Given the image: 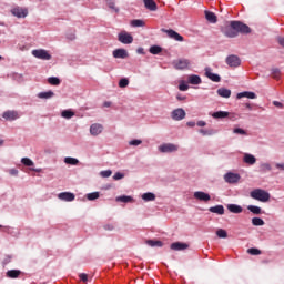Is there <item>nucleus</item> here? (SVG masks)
I'll list each match as a JSON object with an SVG mask.
<instances>
[{"instance_id":"nucleus-57","label":"nucleus","mask_w":284,"mask_h":284,"mask_svg":"<svg viewBox=\"0 0 284 284\" xmlns=\"http://www.w3.org/2000/svg\"><path fill=\"white\" fill-rule=\"evenodd\" d=\"M104 230H106V231H112V230H114V225H112V224H105V225H104Z\"/></svg>"},{"instance_id":"nucleus-11","label":"nucleus","mask_w":284,"mask_h":284,"mask_svg":"<svg viewBox=\"0 0 284 284\" xmlns=\"http://www.w3.org/2000/svg\"><path fill=\"white\" fill-rule=\"evenodd\" d=\"M205 77H207V79H210L214 83H221V75L212 73V69L210 68L205 69Z\"/></svg>"},{"instance_id":"nucleus-38","label":"nucleus","mask_w":284,"mask_h":284,"mask_svg":"<svg viewBox=\"0 0 284 284\" xmlns=\"http://www.w3.org/2000/svg\"><path fill=\"white\" fill-rule=\"evenodd\" d=\"M64 163L67 165H79V161L75 158H65Z\"/></svg>"},{"instance_id":"nucleus-42","label":"nucleus","mask_w":284,"mask_h":284,"mask_svg":"<svg viewBox=\"0 0 284 284\" xmlns=\"http://www.w3.org/2000/svg\"><path fill=\"white\" fill-rule=\"evenodd\" d=\"M200 134H203V136H212V134H216V131L214 130H204L200 129Z\"/></svg>"},{"instance_id":"nucleus-48","label":"nucleus","mask_w":284,"mask_h":284,"mask_svg":"<svg viewBox=\"0 0 284 284\" xmlns=\"http://www.w3.org/2000/svg\"><path fill=\"white\" fill-rule=\"evenodd\" d=\"M247 254H251V256H258L261 255V250L252 247L247 250Z\"/></svg>"},{"instance_id":"nucleus-34","label":"nucleus","mask_w":284,"mask_h":284,"mask_svg":"<svg viewBox=\"0 0 284 284\" xmlns=\"http://www.w3.org/2000/svg\"><path fill=\"white\" fill-rule=\"evenodd\" d=\"M252 225H255L256 227L265 225V221L261 217H253L252 219Z\"/></svg>"},{"instance_id":"nucleus-45","label":"nucleus","mask_w":284,"mask_h":284,"mask_svg":"<svg viewBox=\"0 0 284 284\" xmlns=\"http://www.w3.org/2000/svg\"><path fill=\"white\" fill-rule=\"evenodd\" d=\"M216 236H219V239H227V231L220 229L216 231Z\"/></svg>"},{"instance_id":"nucleus-10","label":"nucleus","mask_w":284,"mask_h":284,"mask_svg":"<svg viewBox=\"0 0 284 284\" xmlns=\"http://www.w3.org/2000/svg\"><path fill=\"white\" fill-rule=\"evenodd\" d=\"M11 14H13V17H18V19H24V17H28V10L19 7L13 8L11 10Z\"/></svg>"},{"instance_id":"nucleus-15","label":"nucleus","mask_w":284,"mask_h":284,"mask_svg":"<svg viewBox=\"0 0 284 284\" xmlns=\"http://www.w3.org/2000/svg\"><path fill=\"white\" fill-rule=\"evenodd\" d=\"M144 8L146 10H150V12H156L159 10V7L156 6V2L154 0H143Z\"/></svg>"},{"instance_id":"nucleus-61","label":"nucleus","mask_w":284,"mask_h":284,"mask_svg":"<svg viewBox=\"0 0 284 284\" xmlns=\"http://www.w3.org/2000/svg\"><path fill=\"white\" fill-rule=\"evenodd\" d=\"M197 125H199V128H205L206 123H205V121H199Z\"/></svg>"},{"instance_id":"nucleus-22","label":"nucleus","mask_w":284,"mask_h":284,"mask_svg":"<svg viewBox=\"0 0 284 284\" xmlns=\"http://www.w3.org/2000/svg\"><path fill=\"white\" fill-rule=\"evenodd\" d=\"M226 207L232 214H241L243 212V207L239 204H229Z\"/></svg>"},{"instance_id":"nucleus-24","label":"nucleus","mask_w":284,"mask_h":284,"mask_svg":"<svg viewBox=\"0 0 284 284\" xmlns=\"http://www.w3.org/2000/svg\"><path fill=\"white\" fill-rule=\"evenodd\" d=\"M187 81L191 85H201V77L196 74L189 75Z\"/></svg>"},{"instance_id":"nucleus-19","label":"nucleus","mask_w":284,"mask_h":284,"mask_svg":"<svg viewBox=\"0 0 284 284\" xmlns=\"http://www.w3.org/2000/svg\"><path fill=\"white\" fill-rule=\"evenodd\" d=\"M114 59H128V51L125 49H116L113 51Z\"/></svg>"},{"instance_id":"nucleus-20","label":"nucleus","mask_w":284,"mask_h":284,"mask_svg":"<svg viewBox=\"0 0 284 284\" xmlns=\"http://www.w3.org/2000/svg\"><path fill=\"white\" fill-rule=\"evenodd\" d=\"M209 212H212V214H219L220 216H223V214H225V207H223V205L211 206L209 209Z\"/></svg>"},{"instance_id":"nucleus-9","label":"nucleus","mask_w":284,"mask_h":284,"mask_svg":"<svg viewBox=\"0 0 284 284\" xmlns=\"http://www.w3.org/2000/svg\"><path fill=\"white\" fill-rule=\"evenodd\" d=\"M226 63L230 68H239V65H241V59L237 55L232 54L226 58Z\"/></svg>"},{"instance_id":"nucleus-27","label":"nucleus","mask_w":284,"mask_h":284,"mask_svg":"<svg viewBox=\"0 0 284 284\" xmlns=\"http://www.w3.org/2000/svg\"><path fill=\"white\" fill-rule=\"evenodd\" d=\"M244 163H247L248 165H254V163H256V158L250 153H246L244 155Z\"/></svg>"},{"instance_id":"nucleus-54","label":"nucleus","mask_w":284,"mask_h":284,"mask_svg":"<svg viewBox=\"0 0 284 284\" xmlns=\"http://www.w3.org/2000/svg\"><path fill=\"white\" fill-rule=\"evenodd\" d=\"M233 132H234V134H242V135L247 134V132H245V130L239 129V128H237V129H234Z\"/></svg>"},{"instance_id":"nucleus-64","label":"nucleus","mask_w":284,"mask_h":284,"mask_svg":"<svg viewBox=\"0 0 284 284\" xmlns=\"http://www.w3.org/2000/svg\"><path fill=\"white\" fill-rule=\"evenodd\" d=\"M245 108H247L248 110H252V104L251 103H246Z\"/></svg>"},{"instance_id":"nucleus-32","label":"nucleus","mask_w":284,"mask_h":284,"mask_svg":"<svg viewBox=\"0 0 284 284\" xmlns=\"http://www.w3.org/2000/svg\"><path fill=\"white\" fill-rule=\"evenodd\" d=\"M116 201L120 203H132V196H128V195L118 196Z\"/></svg>"},{"instance_id":"nucleus-36","label":"nucleus","mask_w":284,"mask_h":284,"mask_svg":"<svg viewBox=\"0 0 284 284\" xmlns=\"http://www.w3.org/2000/svg\"><path fill=\"white\" fill-rule=\"evenodd\" d=\"M247 210L252 212V214H261L262 212L261 207L256 205H248Z\"/></svg>"},{"instance_id":"nucleus-23","label":"nucleus","mask_w":284,"mask_h":284,"mask_svg":"<svg viewBox=\"0 0 284 284\" xmlns=\"http://www.w3.org/2000/svg\"><path fill=\"white\" fill-rule=\"evenodd\" d=\"M219 97H222L223 99H230L232 97V91L226 88H220L217 89Z\"/></svg>"},{"instance_id":"nucleus-47","label":"nucleus","mask_w":284,"mask_h":284,"mask_svg":"<svg viewBox=\"0 0 284 284\" xmlns=\"http://www.w3.org/2000/svg\"><path fill=\"white\" fill-rule=\"evenodd\" d=\"M106 6H109L111 10H114V12H119V8H116L114 0H106Z\"/></svg>"},{"instance_id":"nucleus-63","label":"nucleus","mask_w":284,"mask_h":284,"mask_svg":"<svg viewBox=\"0 0 284 284\" xmlns=\"http://www.w3.org/2000/svg\"><path fill=\"white\" fill-rule=\"evenodd\" d=\"M104 108H110V105H112V102H104Z\"/></svg>"},{"instance_id":"nucleus-35","label":"nucleus","mask_w":284,"mask_h":284,"mask_svg":"<svg viewBox=\"0 0 284 284\" xmlns=\"http://www.w3.org/2000/svg\"><path fill=\"white\" fill-rule=\"evenodd\" d=\"M162 51L163 49L159 45H152L149 50L151 54H161Z\"/></svg>"},{"instance_id":"nucleus-21","label":"nucleus","mask_w":284,"mask_h":284,"mask_svg":"<svg viewBox=\"0 0 284 284\" xmlns=\"http://www.w3.org/2000/svg\"><path fill=\"white\" fill-rule=\"evenodd\" d=\"M256 99V93L252 92V91H244V92H240L236 95V99Z\"/></svg>"},{"instance_id":"nucleus-25","label":"nucleus","mask_w":284,"mask_h":284,"mask_svg":"<svg viewBox=\"0 0 284 284\" xmlns=\"http://www.w3.org/2000/svg\"><path fill=\"white\" fill-rule=\"evenodd\" d=\"M205 19L209 23H216V14L212 11H205Z\"/></svg>"},{"instance_id":"nucleus-55","label":"nucleus","mask_w":284,"mask_h":284,"mask_svg":"<svg viewBox=\"0 0 284 284\" xmlns=\"http://www.w3.org/2000/svg\"><path fill=\"white\" fill-rule=\"evenodd\" d=\"M9 174H11V176H17V174H19V171L17 169H10Z\"/></svg>"},{"instance_id":"nucleus-16","label":"nucleus","mask_w":284,"mask_h":284,"mask_svg":"<svg viewBox=\"0 0 284 284\" xmlns=\"http://www.w3.org/2000/svg\"><path fill=\"white\" fill-rule=\"evenodd\" d=\"M2 116L6 121H17V119H19V113L17 111H7Z\"/></svg>"},{"instance_id":"nucleus-28","label":"nucleus","mask_w":284,"mask_h":284,"mask_svg":"<svg viewBox=\"0 0 284 284\" xmlns=\"http://www.w3.org/2000/svg\"><path fill=\"white\" fill-rule=\"evenodd\" d=\"M8 278H19L21 276V271L20 270H10L7 272Z\"/></svg>"},{"instance_id":"nucleus-8","label":"nucleus","mask_w":284,"mask_h":284,"mask_svg":"<svg viewBox=\"0 0 284 284\" xmlns=\"http://www.w3.org/2000/svg\"><path fill=\"white\" fill-rule=\"evenodd\" d=\"M224 181L226 183H239L241 175L239 173L229 172L224 175Z\"/></svg>"},{"instance_id":"nucleus-51","label":"nucleus","mask_w":284,"mask_h":284,"mask_svg":"<svg viewBox=\"0 0 284 284\" xmlns=\"http://www.w3.org/2000/svg\"><path fill=\"white\" fill-rule=\"evenodd\" d=\"M189 88L190 87L183 82L179 85V90H181V92H186V90H189Z\"/></svg>"},{"instance_id":"nucleus-41","label":"nucleus","mask_w":284,"mask_h":284,"mask_svg":"<svg viewBox=\"0 0 284 284\" xmlns=\"http://www.w3.org/2000/svg\"><path fill=\"white\" fill-rule=\"evenodd\" d=\"M21 163L26 165L27 168H32L34 165V162L30 160L29 158H22Z\"/></svg>"},{"instance_id":"nucleus-53","label":"nucleus","mask_w":284,"mask_h":284,"mask_svg":"<svg viewBox=\"0 0 284 284\" xmlns=\"http://www.w3.org/2000/svg\"><path fill=\"white\" fill-rule=\"evenodd\" d=\"M141 143H143V141H141V140H131V141L129 142V145H134V146H136V145H141Z\"/></svg>"},{"instance_id":"nucleus-3","label":"nucleus","mask_w":284,"mask_h":284,"mask_svg":"<svg viewBox=\"0 0 284 284\" xmlns=\"http://www.w3.org/2000/svg\"><path fill=\"white\" fill-rule=\"evenodd\" d=\"M172 65L175 70H187V68L191 65V62L187 59H178L172 62Z\"/></svg>"},{"instance_id":"nucleus-17","label":"nucleus","mask_w":284,"mask_h":284,"mask_svg":"<svg viewBox=\"0 0 284 284\" xmlns=\"http://www.w3.org/2000/svg\"><path fill=\"white\" fill-rule=\"evenodd\" d=\"M101 132H103V125L95 123L90 126V134H92V136H99Z\"/></svg>"},{"instance_id":"nucleus-12","label":"nucleus","mask_w":284,"mask_h":284,"mask_svg":"<svg viewBox=\"0 0 284 284\" xmlns=\"http://www.w3.org/2000/svg\"><path fill=\"white\" fill-rule=\"evenodd\" d=\"M58 199H60V201H67L68 203L74 201L75 195L74 193H70V192H62L59 193Z\"/></svg>"},{"instance_id":"nucleus-52","label":"nucleus","mask_w":284,"mask_h":284,"mask_svg":"<svg viewBox=\"0 0 284 284\" xmlns=\"http://www.w3.org/2000/svg\"><path fill=\"white\" fill-rule=\"evenodd\" d=\"M79 278H80V281H82V283H88V274L81 273L79 275Z\"/></svg>"},{"instance_id":"nucleus-37","label":"nucleus","mask_w":284,"mask_h":284,"mask_svg":"<svg viewBox=\"0 0 284 284\" xmlns=\"http://www.w3.org/2000/svg\"><path fill=\"white\" fill-rule=\"evenodd\" d=\"M48 83H50V85H61V80L57 77H51L48 79Z\"/></svg>"},{"instance_id":"nucleus-43","label":"nucleus","mask_w":284,"mask_h":284,"mask_svg":"<svg viewBox=\"0 0 284 284\" xmlns=\"http://www.w3.org/2000/svg\"><path fill=\"white\" fill-rule=\"evenodd\" d=\"M99 196H100L99 192H93V193L87 194L88 201H97V199H99Z\"/></svg>"},{"instance_id":"nucleus-7","label":"nucleus","mask_w":284,"mask_h":284,"mask_svg":"<svg viewBox=\"0 0 284 284\" xmlns=\"http://www.w3.org/2000/svg\"><path fill=\"white\" fill-rule=\"evenodd\" d=\"M118 40L120 41V43H124L125 45H128L132 43V41H134V38L130 33L123 31L119 33Z\"/></svg>"},{"instance_id":"nucleus-5","label":"nucleus","mask_w":284,"mask_h":284,"mask_svg":"<svg viewBox=\"0 0 284 284\" xmlns=\"http://www.w3.org/2000/svg\"><path fill=\"white\" fill-rule=\"evenodd\" d=\"M32 54L36 57V59H41L42 61H50V59H52V55H50V53L43 49L33 50Z\"/></svg>"},{"instance_id":"nucleus-14","label":"nucleus","mask_w":284,"mask_h":284,"mask_svg":"<svg viewBox=\"0 0 284 284\" xmlns=\"http://www.w3.org/2000/svg\"><path fill=\"white\" fill-rule=\"evenodd\" d=\"M187 247H190L187 243L175 242L171 244V250H174L175 252H182L183 250H187Z\"/></svg>"},{"instance_id":"nucleus-46","label":"nucleus","mask_w":284,"mask_h":284,"mask_svg":"<svg viewBox=\"0 0 284 284\" xmlns=\"http://www.w3.org/2000/svg\"><path fill=\"white\" fill-rule=\"evenodd\" d=\"M128 85H130V80H128V78H122L119 81V88H128Z\"/></svg>"},{"instance_id":"nucleus-40","label":"nucleus","mask_w":284,"mask_h":284,"mask_svg":"<svg viewBox=\"0 0 284 284\" xmlns=\"http://www.w3.org/2000/svg\"><path fill=\"white\" fill-rule=\"evenodd\" d=\"M260 170L261 172H272V165L270 163H262Z\"/></svg>"},{"instance_id":"nucleus-26","label":"nucleus","mask_w":284,"mask_h":284,"mask_svg":"<svg viewBox=\"0 0 284 284\" xmlns=\"http://www.w3.org/2000/svg\"><path fill=\"white\" fill-rule=\"evenodd\" d=\"M213 119H227L230 116V112L226 111H217L212 114Z\"/></svg>"},{"instance_id":"nucleus-29","label":"nucleus","mask_w":284,"mask_h":284,"mask_svg":"<svg viewBox=\"0 0 284 284\" xmlns=\"http://www.w3.org/2000/svg\"><path fill=\"white\" fill-rule=\"evenodd\" d=\"M143 201L150 202V201H156V195L154 193H144L142 195Z\"/></svg>"},{"instance_id":"nucleus-31","label":"nucleus","mask_w":284,"mask_h":284,"mask_svg":"<svg viewBox=\"0 0 284 284\" xmlns=\"http://www.w3.org/2000/svg\"><path fill=\"white\" fill-rule=\"evenodd\" d=\"M131 26L133 28H143L145 26V22L143 20L135 19L131 21Z\"/></svg>"},{"instance_id":"nucleus-58","label":"nucleus","mask_w":284,"mask_h":284,"mask_svg":"<svg viewBox=\"0 0 284 284\" xmlns=\"http://www.w3.org/2000/svg\"><path fill=\"white\" fill-rule=\"evenodd\" d=\"M273 105H275V108L283 109V103H281L278 101H273Z\"/></svg>"},{"instance_id":"nucleus-33","label":"nucleus","mask_w":284,"mask_h":284,"mask_svg":"<svg viewBox=\"0 0 284 284\" xmlns=\"http://www.w3.org/2000/svg\"><path fill=\"white\" fill-rule=\"evenodd\" d=\"M146 243L151 247H163V242H161V241L148 240Z\"/></svg>"},{"instance_id":"nucleus-39","label":"nucleus","mask_w":284,"mask_h":284,"mask_svg":"<svg viewBox=\"0 0 284 284\" xmlns=\"http://www.w3.org/2000/svg\"><path fill=\"white\" fill-rule=\"evenodd\" d=\"M61 116H63V119H72V116H74V111L64 110L62 111Z\"/></svg>"},{"instance_id":"nucleus-2","label":"nucleus","mask_w":284,"mask_h":284,"mask_svg":"<svg viewBox=\"0 0 284 284\" xmlns=\"http://www.w3.org/2000/svg\"><path fill=\"white\" fill-rule=\"evenodd\" d=\"M251 199H254V201H260V203H267L270 201V192L263 190V189H254L250 193Z\"/></svg>"},{"instance_id":"nucleus-18","label":"nucleus","mask_w":284,"mask_h":284,"mask_svg":"<svg viewBox=\"0 0 284 284\" xmlns=\"http://www.w3.org/2000/svg\"><path fill=\"white\" fill-rule=\"evenodd\" d=\"M168 37H170V39H174V41H183V36H181L179 32L172 30V29H169L165 31Z\"/></svg>"},{"instance_id":"nucleus-1","label":"nucleus","mask_w":284,"mask_h":284,"mask_svg":"<svg viewBox=\"0 0 284 284\" xmlns=\"http://www.w3.org/2000/svg\"><path fill=\"white\" fill-rule=\"evenodd\" d=\"M221 32L229 39H234L239 37V34H250L252 29L241 21H231L221 27Z\"/></svg>"},{"instance_id":"nucleus-44","label":"nucleus","mask_w":284,"mask_h":284,"mask_svg":"<svg viewBox=\"0 0 284 284\" xmlns=\"http://www.w3.org/2000/svg\"><path fill=\"white\" fill-rule=\"evenodd\" d=\"M271 74H272L273 79H281V70L278 68L272 69Z\"/></svg>"},{"instance_id":"nucleus-62","label":"nucleus","mask_w":284,"mask_h":284,"mask_svg":"<svg viewBox=\"0 0 284 284\" xmlns=\"http://www.w3.org/2000/svg\"><path fill=\"white\" fill-rule=\"evenodd\" d=\"M186 125L189 128H194V125H196V122L191 121V122H187Z\"/></svg>"},{"instance_id":"nucleus-50","label":"nucleus","mask_w":284,"mask_h":284,"mask_svg":"<svg viewBox=\"0 0 284 284\" xmlns=\"http://www.w3.org/2000/svg\"><path fill=\"white\" fill-rule=\"evenodd\" d=\"M125 175L121 172H118L113 175L114 181H121Z\"/></svg>"},{"instance_id":"nucleus-6","label":"nucleus","mask_w":284,"mask_h":284,"mask_svg":"<svg viewBox=\"0 0 284 284\" xmlns=\"http://www.w3.org/2000/svg\"><path fill=\"white\" fill-rule=\"evenodd\" d=\"M185 110L179 108L175 109L171 112V119H173V121H183V119H185Z\"/></svg>"},{"instance_id":"nucleus-4","label":"nucleus","mask_w":284,"mask_h":284,"mask_svg":"<svg viewBox=\"0 0 284 284\" xmlns=\"http://www.w3.org/2000/svg\"><path fill=\"white\" fill-rule=\"evenodd\" d=\"M159 151L163 154H168L170 152H178L179 145L172 143H164L159 146Z\"/></svg>"},{"instance_id":"nucleus-59","label":"nucleus","mask_w":284,"mask_h":284,"mask_svg":"<svg viewBox=\"0 0 284 284\" xmlns=\"http://www.w3.org/2000/svg\"><path fill=\"white\" fill-rule=\"evenodd\" d=\"M277 42L280 43V45H281L282 48H284V38H283V37H278V38H277Z\"/></svg>"},{"instance_id":"nucleus-13","label":"nucleus","mask_w":284,"mask_h":284,"mask_svg":"<svg viewBox=\"0 0 284 284\" xmlns=\"http://www.w3.org/2000/svg\"><path fill=\"white\" fill-rule=\"evenodd\" d=\"M194 199H197V201H204V203H207V201H211L210 194L203 192V191H197L194 193Z\"/></svg>"},{"instance_id":"nucleus-56","label":"nucleus","mask_w":284,"mask_h":284,"mask_svg":"<svg viewBox=\"0 0 284 284\" xmlns=\"http://www.w3.org/2000/svg\"><path fill=\"white\" fill-rule=\"evenodd\" d=\"M275 168H276L277 170H282V171L284 172V163H276V164H275Z\"/></svg>"},{"instance_id":"nucleus-60","label":"nucleus","mask_w":284,"mask_h":284,"mask_svg":"<svg viewBox=\"0 0 284 284\" xmlns=\"http://www.w3.org/2000/svg\"><path fill=\"white\" fill-rule=\"evenodd\" d=\"M176 99H178V101H185V99H187V97L182 95V94H178Z\"/></svg>"},{"instance_id":"nucleus-30","label":"nucleus","mask_w":284,"mask_h":284,"mask_svg":"<svg viewBox=\"0 0 284 284\" xmlns=\"http://www.w3.org/2000/svg\"><path fill=\"white\" fill-rule=\"evenodd\" d=\"M52 97H54V92H52V91L40 92L38 94L39 99H52Z\"/></svg>"},{"instance_id":"nucleus-49","label":"nucleus","mask_w":284,"mask_h":284,"mask_svg":"<svg viewBox=\"0 0 284 284\" xmlns=\"http://www.w3.org/2000/svg\"><path fill=\"white\" fill-rule=\"evenodd\" d=\"M100 175H101L103 179H108V178L112 176V170L101 171V172H100Z\"/></svg>"}]
</instances>
